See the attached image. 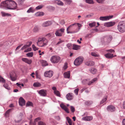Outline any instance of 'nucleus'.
<instances>
[{"label":"nucleus","instance_id":"nucleus-1","mask_svg":"<svg viewBox=\"0 0 125 125\" xmlns=\"http://www.w3.org/2000/svg\"><path fill=\"white\" fill-rule=\"evenodd\" d=\"M117 29L121 33L125 32V21H122L118 24Z\"/></svg>","mask_w":125,"mask_h":125},{"label":"nucleus","instance_id":"nucleus-2","mask_svg":"<svg viewBox=\"0 0 125 125\" xmlns=\"http://www.w3.org/2000/svg\"><path fill=\"white\" fill-rule=\"evenodd\" d=\"M112 39V37L111 35L104 36L101 39V42L102 43L107 44L110 42Z\"/></svg>","mask_w":125,"mask_h":125},{"label":"nucleus","instance_id":"nucleus-3","mask_svg":"<svg viewBox=\"0 0 125 125\" xmlns=\"http://www.w3.org/2000/svg\"><path fill=\"white\" fill-rule=\"evenodd\" d=\"M9 9L14 10L17 8V3L12 0H9Z\"/></svg>","mask_w":125,"mask_h":125},{"label":"nucleus","instance_id":"nucleus-4","mask_svg":"<svg viewBox=\"0 0 125 125\" xmlns=\"http://www.w3.org/2000/svg\"><path fill=\"white\" fill-rule=\"evenodd\" d=\"M83 58L82 56H79L75 59L74 62V65L75 66H79L82 63Z\"/></svg>","mask_w":125,"mask_h":125},{"label":"nucleus","instance_id":"nucleus-5","mask_svg":"<svg viewBox=\"0 0 125 125\" xmlns=\"http://www.w3.org/2000/svg\"><path fill=\"white\" fill-rule=\"evenodd\" d=\"M9 0H7L1 2L0 8L4 9H9Z\"/></svg>","mask_w":125,"mask_h":125},{"label":"nucleus","instance_id":"nucleus-6","mask_svg":"<svg viewBox=\"0 0 125 125\" xmlns=\"http://www.w3.org/2000/svg\"><path fill=\"white\" fill-rule=\"evenodd\" d=\"M60 59L61 58L59 56L54 55L51 57L50 59V60L52 63H55L58 62Z\"/></svg>","mask_w":125,"mask_h":125},{"label":"nucleus","instance_id":"nucleus-7","mask_svg":"<svg viewBox=\"0 0 125 125\" xmlns=\"http://www.w3.org/2000/svg\"><path fill=\"white\" fill-rule=\"evenodd\" d=\"M113 17V16L112 15L109 16H101L99 18L100 20L102 21H106L109 20Z\"/></svg>","mask_w":125,"mask_h":125},{"label":"nucleus","instance_id":"nucleus-8","mask_svg":"<svg viewBox=\"0 0 125 125\" xmlns=\"http://www.w3.org/2000/svg\"><path fill=\"white\" fill-rule=\"evenodd\" d=\"M53 74V72L50 70L48 71L45 72L44 73V76L46 77L51 78Z\"/></svg>","mask_w":125,"mask_h":125},{"label":"nucleus","instance_id":"nucleus-9","mask_svg":"<svg viewBox=\"0 0 125 125\" xmlns=\"http://www.w3.org/2000/svg\"><path fill=\"white\" fill-rule=\"evenodd\" d=\"M74 26H78V29H77L75 30V31L76 32L78 31H79V30L80 29V27H81L82 26L81 24L79 23H75L74 24L70 25L69 26V28H70Z\"/></svg>","mask_w":125,"mask_h":125},{"label":"nucleus","instance_id":"nucleus-10","mask_svg":"<svg viewBox=\"0 0 125 125\" xmlns=\"http://www.w3.org/2000/svg\"><path fill=\"white\" fill-rule=\"evenodd\" d=\"M60 106L67 113H69L70 112L69 109L66 107V106L63 103H62L60 104Z\"/></svg>","mask_w":125,"mask_h":125},{"label":"nucleus","instance_id":"nucleus-11","mask_svg":"<svg viewBox=\"0 0 125 125\" xmlns=\"http://www.w3.org/2000/svg\"><path fill=\"white\" fill-rule=\"evenodd\" d=\"M46 92V90L42 89L39 91L38 93L41 96H45L47 95Z\"/></svg>","mask_w":125,"mask_h":125},{"label":"nucleus","instance_id":"nucleus-12","mask_svg":"<svg viewBox=\"0 0 125 125\" xmlns=\"http://www.w3.org/2000/svg\"><path fill=\"white\" fill-rule=\"evenodd\" d=\"M10 77L11 80L12 81H15L16 79V74L14 72L10 73Z\"/></svg>","mask_w":125,"mask_h":125},{"label":"nucleus","instance_id":"nucleus-13","mask_svg":"<svg viewBox=\"0 0 125 125\" xmlns=\"http://www.w3.org/2000/svg\"><path fill=\"white\" fill-rule=\"evenodd\" d=\"M19 105L21 106L25 105V100L22 97H20L19 98Z\"/></svg>","mask_w":125,"mask_h":125},{"label":"nucleus","instance_id":"nucleus-14","mask_svg":"<svg viewBox=\"0 0 125 125\" xmlns=\"http://www.w3.org/2000/svg\"><path fill=\"white\" fill-rule=\"evenodd\" d=\"M115 109V107L112 105H109L107 108V109L109 112H114V111Z\"/></svg>","mask_w":125,"mask_h":125},{"label":"nucleus","instance_id":"nucleus-15","mask_svg":"<svg viewBox=\"0 0 125 125\" xmlns=\"http://www.w3.org/2000/svg\"><path fill=\"white\" fill-rule=\"evenodd\" d=\"M52 23V21H47L43 23L42 26L43 27H47L51 25Z\"/></svg>","mask_w":125,"mask_h":125},{"label":"nucleus","instance_id":"nucleus-16","mask_svg":"<svg viewBox=\"0 0 125 125\" xmlns=\"http://www.w3.org/2000/svg\"><path fill=\"white\" fill-rule=\"evenodd\" d=\"M9 45V43L7 42H5L3 44H0V51H1L2 50L1 48H7L8 47L7 46Z\"/></svg>","mask_w":125,"mask_h":125},{"label":"nucleus","instance_id":"nucleus-17","mask_svg":"<svg viewBox=\"0 0 125 125\" xmlns=\"http://www.w3.org/2000/svg\"><path fill=\"white\" fill-rule=\"evenodd\" d=\"M37 43L38 46L39 47H42L44 46L42 38H39L38 40V42H37Z\"/></svg>","mask_w":125,"mask_h":125},{"label":"nucleus","instance_id":"nucleus-18","mask_svg":"<svg viewBox=\"0 0 125 125\" xmlns=\"http://www.w3.org/2000/svg\"><path fill=\"white\" fill-rule=\"evenodd\" d=\"M115 24V22H110L105 23L104 25L105 26L109 27L113 26Z\"/></svg>","mask_w":125,"mask_h":125},{"label":"nucleus","instance_id":"nucleus-19","mask_svg":"<svg viewBox=\"0 0 125 125\" xmlns=\"http://www.w3.org/2000/svg\"><path fill=\"white\" fill-rule=\"evenodd\" d=\"M21 60L29 64H30L32 62V61L31 60H29L26 58H22Z\"/></svg>","mask_w":125,"mask_h":125},{"label":"nucleus","instance_id":"nucleus-20","mask_svg":"<svg viewBox=\"0 0 125 125\" xmlns=\"http://www.w3.org/2000/svg\"><path fill=\"white\" fill-rule=\"evenodd\" d=\"M66 98L68 100H70L73 98V96L72 95V94L69 93L67 94L66 96Z\"/></svg>","mask_w":125,"mask_h":125},{"label":"nucleus","instance_id":"nucleus-21","mask_svg":"<svg viewBox=\"0 0 125 125\" xmlns=\"http://www.w3.org/2000/svg\"><path fill=\"white\" fill-rule=\"evenodd\" d=\"M85 64L88 66H91L94 65V63L92 61H89L86 62Z\"/></svg>","mask_w":125,"mask_h":125},{"label":"nucleus","instance_id":"nucleus-22","mask_svg":"<svg viewBox=\"0 0 125 125\" xmlns=\"http://www.w3.org/2000/svg\"><path fill=\"white\" fill-rule=\"evenodd\" d=\"M93 119V117L91 116H87L84 117L82 118L83 120H84L89 121L92 120Z\"/></svg>","mask_w":125,"mask_h":125},{"label":"nucleus","instance_id":"nucleus-23","mask_svg":"<svg viewBox=\"0 0 125 125\" xmlns=\"http://www.w3.org/2000/svg\"><path fill=\"white\" fill-rule=\"evenodd\" d=\"M105 57L107 58H111L114 57L113 55L110 53H108L104 55Z\"/></svg>","mask_w":125,"mask_h":125},{"label":"nucleus","instance_id":"nucleus-24","mask_svg":"<svg viewBox=\"0 0 125 125\" xmlns=\"http://www.w3.org/2000/svg\"><path fill=\"white\" fill-rule=\"evenodd\" d=\"M1 13L2 16L3 17L11 16L10 14L9 13H5L3 11L1 12Z\"/></svg>","mask_w":125,"mask_h":125},{"label":"nucleus","instance_id":"nucleus-25","mask_svg":"<svg viewBox=\"0 0 125 125\" xmlns=\"http://www.w3.org/2000/svg\"><path fill=\"white\" fill-rule=\"evenodd\" d=\"M97 78H93L91 81H90L88 83V85H90L94 83L97 80Z\"/></svg>","mask_w":125,"mask_h":125},{"label":"nucleus","instance_id":"nucleus-26","mask_svg":"<svg viewBox=\"0 0 125 125\" xmlns=\"http://www.w3.org/2000/svg\"><path fill=\"white\" fill-rule=\"evenodd\" d=\"M64 77L66 78H69L70 77V73L69 71L64 73Z\"/></svg>","mask_w":125,"mask_h":125},{"label":"nucleus","instance_id":"nucleus-27","mask_svg":"<svg viewBox=\"0 0 125 125\" xmlns=\"http://www.w3.org/2000/svg\"><path fill=\"white\" fill-rule=\"evenodd\" d=\"M35 10L33 9V8L32 7H31L29 9L27 10V12L28 13H29L31 12L33 13L35 11Z\"/></svg>","mask_w":125,"mask_h":125},{"label":"nucleus","instance_id":"nucleus-28","mask_svg":"<svg viewBox=\"0 0 125 125\" xmlns=\"http://www.w3.org/2000/svg\"><path fill=\"white\" fill-rule=\"evenodd\" d=\"M62 33L59 30H57L55 33V34L56 36H61L62 35Z\"/></svg>","mask_w":125,"mask_h":125},{"label":"nucleus","instance_id":"nucleus-29","mask_svg":"<svg viewBox=\"0 0 125 125\" xmlns=\"http://www.w3.org/2000/svg\"><path fill=\"white\" fill-rule=\"evenodd\" d=\"M89 71L92 74H95L97 72V70L94 68H92L89 69Z\"/></svg>","mask_w":125,"mask_h":125},{"label":"nucleus","instance_id":"nucleus-30","mask_svg":"<svg viewBox=\"0 0 125 125\" xmlns=\"http://www.w3.org/2000/svg\"><path fill=\"white\" fill-rule=\"evenodd\" d=\"M73 49L75 50H78L80 47L79 46L75 44H73Z\"/></svg>","mask_w":125,"mask_h":125},{"label":"nucleus","instance_id":"nucleus-31","mask_svg":"<svg viewBox=\"0 0 125 125\" xmlns=\"http://www.w3.org/2000/svg\"><path fill=\"white\" fill-rule=\"evenodd\" d=\"M55 3L57 5H59L63 6L64 4L63 3L62 1L59 0H56Z\"/></svg>","mask_w":125,"mask_h":125},{"label":"nucleus","instance_id":"nucleus-32","mask_svg":"<svg viewBox=\"0 0 125 125\" xmlns=\"http://www.w3.org/2000/svg\"><path fill=\"white\" fill-rule=\"evenodd\" d=\"M42 39L44 46L46 45L47 44L48 42L47 40L45 38H42Z\"/></svg>","mask_w":125,"mask_h":125},{"label":"nucleus","instance_id":"nucleus-33","mask_svg":"<svg viewBox=\"0 0 125 125\" xmlns=\"http://www.w3.org/2000/svg\"><path fill=\"white\" fill-rule=\"evenodd\" d=\"M44 15V13L42 12H38L35 14L37 16H41Z\"/></svg>","mask_w":125,"mask_h":125},{"label":"nucleus","instance_id":"nucleus-34","mask_svg":"<svg viewBox=\"0 0 125 125\" xmlns=\"http://www.w3.org/2000/svg\"><path fill=\"white\" fill-rule=\"evenodd\" d=\"M86 3L90 4H93L94 3V2L93 0H85Z\"/></svg>","mask_w":125,"mask_h":125},{"label":"nucleus","instance_id":"nucleus-35","mask_svg":"<svg viewBox=\"0 0 125 125\" xmlns=\"http://www.w3.org/2000/svg\"><path fill=\"white\" fill-rule=\"evenodd\" d=\"M33 86L35 87H39L41 86V84L39 82L34 83L33 84Z\"/></svg>","mask_w":125,"mask_h":125},{"label":"nucleus","instance_id":"nucleus-36","mask_svg":"<svg viewBox=\"0 0 125 125\" xmlns=\"http://www.w3.org/2000/svg\"><path fill=\"white\" fill-rule=\"evenodd\" d=\"M66 118L69 125H72V122L70 118L68 117H67Z\"/></svg>","mask_w":125,"mask_h":125},{"label":"nucleus","instance_id":"nucleus-37","mask_svg":"<svg viewBox=\"0 0 125 125\" xmlns=\"http://www.w3.org/2000/svg\"><path fill=\"white\" fill-rule=\"evenodd\" d=\"M93 103V102L91 101H88L85 102V104L87 105H89Z\"/></svg>","mask_w":125,"mask_h":125},{"label":"nucleus","instance_id":"nucleus-38","mask_svg":"<svg viewBox=\"0 0 125 125\" xmlns=\"http://www.w3.org/2000/svg\"><path fill=\"white\" fill-rule=\"evenodd\" d=\"M3 86L6 89L8 90H10V87L9 86V85L7 83L4 84Z\"/></svg>","mask_w":125,"mask_h":125},{"label":"nucleus","instance_id":"nucleus-39","mask_svg":"<svg viewBox=\"0 0 125 125\" xmlns=\"http://www.w3.org/2000/svg\"><path fill=\"white\" fill-rule=\"evenodd\" d=\"M26 55L28 57H31L33 55V52H29L26 54Z\"/></svg>","mask_w":125,"mask_h":125},{"label":"nucleus","instance_id":"nucleus-40","mask_svg":"<svg viewBox=\"0 0 125 125\" xmlns=\"http://www.w3.org/2000/svg\"><path fill=\"white\" fill-rule=\"evenodd\" d=\"M33 105V104L30 102H27L26 104V107H27L29 106H32Z\"/></svg>","mask_w":125,"mask_h":125},{"label":"nucleus","instance_id":"nucleus-41","mask_svg":"<svg viewBox=\"0 0 125 125\" xmlns=\"http://www.w3.org/2000/svg\"><path fill=\"white\" fill-rule=\"evenodd\" d=\"M54 94L57 96L59 97L60 96V95L59 92L58 91H55L54 92Z\"/></svg>","mask_w":125,"mask_h":125},{"label":"nucleus","instance_id":"nucleus-42","mask_svg":"<svg viewBox=\"0 0 125 125\" xmlns=\"http://www.w3.org/2000/svg\"><path fill=\"white\" fill-rule=\"evenodd\" d=\"M89 25L90 27H94L95 25V22H93L92 23H89Z\"/></svg>","mask_w":125,"mask_h":125},{"label":"nucleus","instance_id":"nucleus-43","mask_svg":"<svg viewBox=\"0 0 125 125\" xmlns=\"http://www.w3.org/2000/svg\"><path fill=\"white\" fill-rule=\"evenodd\" d=\"M107 97H105L100 102V104H102L104 103L105 102L106 100H107Z\"/></svg>","mask_w":125,"mask_h":125},{"label":"nucleus","instance_id":"nucleus-44","mask_svg":"<svg viewBox=\"0 0 125 125\" xmlns=\"http://www.w3.org/2000/svg\"><path fill=\"white\" fill-rule=\"evenodd\" d=\"M65 1L68 4L70 5L71 4L72 1V0H63Z\"/></svg>","mask_w":125,"mask_h":125},{"label":"nucleus","instance_id":"nucleus-45","mask_svg":"<svg viewBox=\"0 0 125 125\" xmlns=\"http://www.w3.org/2000/svg\"><path fill=\"white\" fill-rule=\"evenodd\" d=\"M70 28H69V27L68 28H67V32L68 33H75L76 32L75 31H68L69 30V29Z\"/></svg>","mask_w":125,"mask_h":125},{"label":"nucleus","instance_id":"nucleus-46","mask_svg":"<svg viewBox=\"0 0 125 125\" xmlns=\"http://www.w3.org/2000/svg\"><path fill=\"white\" fill-rule=\"evenodd\" d=\"M43 6L42 5H40L38 6L36 8V9L37 10H39L42 9Z\"/></svg>","mask_w":125,"mask_h":125},{"label":"nucleus","instance_id":"nucleus-47","mask_svg":"<svg viewBox=\"0 0 125 125\" xmlns=\"http://www.w3.org/2000/svg\"><path fill=\"white\" fill-rule=\"evenodd\" d=\"M0 82H2L3 83H5V80L0 76Z\"/></svg>","mask_w":125,"mask_h":125},{"label":"nucleus","instance_id":"nucleus-48","mask_svg":"<svg viewBox=\"0 0 125 125\" xmlns=\"http://www.w3.org/2000/svg\"><path fill=\"white\" fill-rule=\"evenodd\" d=\"M38 125H46V124L43 122L40 121L38 123Z\"/></svg>","mask_w":125,"mask_h":125},{"label":"nucleus","instance_id":"nucleus-49","mask_svg":"<svg viewBox=\"0 0 125 125\" xmlns=\"http://www.w3.org/2000/svg\"><path fill=\"white\" fill-rule=\"evenodd\" d=\"M70 108L72 112L73 113L75 111V108L73 106H71Z\"/></svg>","mask_w":125,"mask_h":125},{"label":"nucleus","instance_id":"nucleus-50","mask_svg":"<svg viewBox=\"0 0 125 125\" xmlns=\"http://www.w3.org/2000/svg\"><path fill=\"white\" fill-rule=\"evenodd\" d=\"M32 47L33 49V50L34 51H35L36 50H38V48H37L34 45H32Z\"/></svg>","mask_w":125,"mask_h":125},{"label":"nucleus","instance_id":"nucleus-51","mask_svg":"<svg viewBox=\"0 0 125 125\" xmlns=\"http://www.w3.org/2000/svg\"><path fill=\"white\" fill-rule=\"evenodd\" d=\"M79 90V89L78 88H77L74 90V92L76 95H77L78 94Z\"/></svg>","mask_w":125,"mask_h":125},{"label":"nucleus","instance_id":"nucleus-52","mask_svg":"<svg viewBox=\"0 0 125 125\" xmlns=\"http://www.w3.org/2000/svg\"><path fill=\"white\" fill-rule=\"evenodd\" d=\"M87 80L86 79H85L83 80L82 82L83 84H85L87 83Z\"/></svg>","mask_w":125,"mask_h":125},{"label":"nucleus","instance_id":"nucleus-53","mask_svg":"<svg viewBox=\"0 0 125 125\" xmlns=\"http://www.w3.org/2000/svg\"><path fill=\"white\" fill-rule=\"evenodd\" d=\"M92 35L91 34L89 33L87 34L85 37V38H90L92 37Z\"/></svg>","mask_w":125,"mask_h":125},{"label":"nucleus","instance_id":"nucleus-54","mask_svg":"<svg viewBox=\"0 0 125 125\" xmlns=\"http://www.w3.org/2000/svg\"><path fill=\"white\" fill-rule=\"evenodd\" d=\"M105 0H96V1L99 3H102Z\"/></svg>","mask_w":125,"mask_h":125},{"label":"nucleus","instance_id":"nucleus-55","mask_svg":"<svg viewBox=\"0 0 125 125\" xmlns=\"http://www.w3.org/2000/svg\"><path fill=\"white\" fill-rule=\"evenodd\" d=\"M66 46L69 49H71V43H68L67 45Z\"/></svg>","mask_w":125,"mask_h":125},{"label":"nucleus","instance_id":"nucleus-56","mask_svg":"<svg viewBox=\"0 0 125 125\" xmlns=\"http://www.w3.org/2000/svg\"><path fill=\"white\" fill-rule=\"evenodd\" d=\"M29 47L28 46V45H25L23 46L21 49V50H23L24 49H25L27 48V47Z\"/></svg>","mask_w":125,"mask_h":125},{"label":"nucleus","instance_id":"nucleus-57","mask_svg":"<svg viewBox=\"0 0 125 125\" xmlns=\"http://www.w3.org/2000/svg\"><path fill=\"white\" fill-rule=\"evenodd\" d=\"M32 50L31 48V47H30L29 48H28L27 50H25L24 51V52H27L29 51H30Z\"/></svg>","mask_w":125,"mask_h":125},{"label":"nucleus","instance_id":"nucleus-58","mask_svg":"<svg viewBox=\"0 0 125 125\" xmlns=\"http://www.w3.org/2000/svg\"><path fill=\"white\" fill-rule=\"evenodd\" d=\"M59 23L61 25H63L65 23V22L64 20H62L59 21Z\"/></svg>","mask_w":125,"mask_h":125},{"label":"nucleus","instance_id":"nucleus-59","mask_svg":"<svg viewBox=\"0 0 125 125\" xmlns=\"http://www.w3.org/2000/svg\"><path fill=\"white\" fill-rule=\"evenodd\" d=\"M91 55L92 56L95 57H97L98 56V55L96 53L94 52H92L91 53Z\"/></svg>","mask_w":125,"mask_h":125},{"label":"nucleus","instance_id":"nucleus-60","mask_svg":"<svg viewBox=\"0 0 125 125\" xmlns=\"http://www.w3.org/2000/svg\"><path fill=\"white\" fill-rule=\"evenodd\" d=\"M24 0H18V2L19 4L21 5L24 1Z\"/></svg>","mask_w":125,"mask_h":125},{"label":"nucleus","instance_id":"nucleus-61","mask_svg":"<svg viewBox=\"0 0 125 125\" xmlns=\"http://www.w3.org/2000/svg\"><path fill=\"white\" fill-rule=\"evenodd\" d=\"M94 15V14L93 13H91V14L87 15L85 17L86 18L88 17H90L91 16H93Z\"/></svg>","mask_w":125,"mask_h":125},{"label":"nucleus","instance_id":"nucleus-62","mask_svg":"<svg viewBox=\"0 0 125 125\" xmlns=\"http://www.w3.org/2000/svg\"><path fill=\"white\" fill-rule=\"evenodd\" d=\"M40 120V118L38 117L36 118L34 121V123H35L38 121Z\"/></svg>","mask_w":125,"mask_h":125},{"label":"nucleus","instance_id":"nucleus-63","mask_svg":"<svg viewBox=\"0 0 125 125\" xmlns=\"http://www.w3.org/2000/svg\"><path fill=\"white\" fill-rule=\"evenodd\" d=\"M67 67V63H65L63 67V68L64 69H66Z\"/></svg>","mask_w":125,"mask_h":125},{"label":"nucleus","instance_id":"nucleus-64","mask_svg":"<svg viewBox=\"0 0 125 125\" xmlns=\"http://www.w3.org/2000/svg\"><path fill=\"white\" fill-rule=\"evenodd\" d=\"M55 119L59 120L60 119V117L59 116H55Z\"/></svg>","mask_w":125,"mask_h":125}]
</instances>
